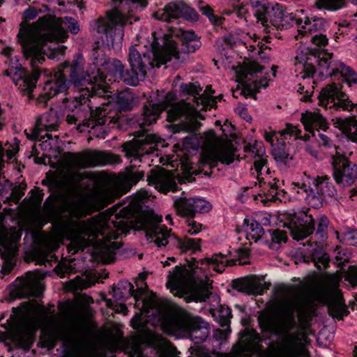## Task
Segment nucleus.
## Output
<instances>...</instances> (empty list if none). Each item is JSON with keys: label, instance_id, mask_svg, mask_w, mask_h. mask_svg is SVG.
Instances as JSON below:
<instances>
[{"label": "nucleus", "instance_id": "bb28decb", "mask_svg": "<svg viewBox=\"0 0 357 357\" xmlns=\"http://www.w3.org/2000/svg\"><path fill=\"white\" fill-rule=\"evenodd\" d=\"M175 99V96L173 93H169L165 96V100L163 102L155 105L149 104L146 105L144 108L142 114L143 121L141 123L143 126H149L154 123L158 118L162 111L167 109L168 106L172 100Z\"/></svg>", "mask_w": 357, "mask_h": 357}, {"label": "nucleus", "instance_id": "f704fd0d", "mask_svg": "<svg viewBox=\"0 0 357 357\" xmlns=\"http://www.w3.org/2000/svg\"><path fill=\"white\" fill-rule=\"evenodd\" d=\"M252 7L255 9V16L257 17V23L263 26H267V17L266 13L268 8V0H250Z\"/></svg>", "mask_w": 357, "mask_h": 357}, {"label": "nucleus", "instance_id": "2eb2a0df", "mask_svg": "<svg viewBox=\"0 0 357 357\" xmlns=\"http://www.w3.org/2000/svg\"><path fill=\"white\" fill-rule=\"evenodd\" d=\"M182 116H185V121L181 125L183 130L194 132L199 128L201 123L197 119V112L189 103L184 102L171 105L167 111V120L169 122H174Z\"/></svg>", "mask_w": 357, "mask_h": 357}, {"label": "nucleus", "instance_id": "1a4fd4ad", "mask_svg": "<svg viewBox=\"0 0 357 357\" xmlns=\"http://www.w3.org/2000/svg\"><path fill=\"white\" fill-rule=\"evenodd\" d=\"M128 18L118 8L107 10L105 16L97 20V31L105 34L112 43L121 41L124 35V26Z\"/></svg>", "mask_w": 357, "mask_h": 357}, {"label": "nucleus", "instance_id": "6e6d98bb", "mask_svg": "<svg viewBox=\"0 0 357 357\" xmlns=\"http://www.w3.org/2000/svg\"><path fill=\"white\" fill-rule=\"evenodd\" d=\"M311 41L314 45L320 48H322L327 45L328 38L326 37L325 35L322 33L315 34L312 36Z\"/></svg>", "mask_w": 357, "mask_h": 357}, {"label": "nucleus", "instance_id": "5701e85b", "mask_svg": "<svg viewBox=\"0 0 357 357\" xmlns=\"http://www.w3.org/2000/svg\"><path fill=\"white\" fill-rule=\"evenodd\" d=\"M161 49L154 50L151 54L153 58H151L150 55L143 54V56L134 47H131L129 50V58L128 61L130 64V67L132 69L138 70V73L142 77H146V70L148 66L151 67L156 66L160 67L161 65H157L156 61H155V52L160 50Z\"/></svg>", "mask_w": 357, "mask_h": 357}, {"label": "nucleus", "instance_id": "a18cd8bd", "mask_svg": "<svg viewBox=\"0 0 357 357\" xmlns=\"http://www.w3.org/2000/svg\"><path fill=\"white\" fill-rule=\"evenodd\" d=\"M230 254V252H227V254L218 253L213 255L211 258H205L200 261V264L202 266L204 265H218L225 264L226 258Z\"/></svg>", "mask_w": 357, "mask_h": 357}, {"label": "nucleus", "instance_id": "4be33fe9", "mask_svg": "<svg viewBox=\"0 0 357 357\" xmlns=\"http://www.w3.org/2000/svg\"><path fill=\"white\" fill-rule=\"evenodd\" d=\"M149 185H153L159 191L167 193L169 191L175 192L177 185L173 174L162 168L153 169L147 176Z\"/></svg>", "mask_w": 357, "mask_h": 357}, {"label": "nucleus", "instance_id": "338daca9", "mask_svg": "<svg viewBox=\"0 0 357 357\" xmlns=\"http://www.w3.org/2000/svg\"><path fill=\"white\" fill-rule=\"evenodd\" d=\"M254 341V336L249 333H243L241 339V343L244 347H248L249 344H252Z\"/></svg>", "mask_w": 357, "mask_h": 357}, {"label": "nucleus", "instance_id": "ea45409f", "mask_svg": "<svg viewBox=\"0 0 357 357\" xmlns=\"http://www.w3.org/2000/svg\"><path fill=\"white\" fill-rule=\"evenodd\" d=\"M315 4L319 9L334 11L343 8L346 0H316Z\"/></svg>", "mask_w": 357, "mask_h": 357}, {"label": "nucleus", "instance_id": "4468645a", "mask_svg": "<svg viewBox=\"0 0 357 357\" xmlns=\"http://www.w3.org/2000/svg\"><path fill=\"white\" fill-rule=\"evenodd\" d=\"M319 104L324 107L350 111L354 105L347 95L340 91L336 84L326 85L319 95Z\"/></svg>", "mask_w": 357, "mask_h": 357}, {"label": "nucleus", "instance_id": "c85d7f7f", "mask_svg": "<svg viewBox=\"0 0 357 357\" xmlns=\"http://www.w3.org/2000/svg\"><path fill=\"white\" fill-rule=\"evenodd\" d=\"M40 293L41 287L38 278L33 273H29L26 278L21 282L17 294L19 297H27L29 296H38Z\"/></svg>", "mask_w": 357, "mask_h": 357}, {"label": "nucleus", "instance_id": "f03ea898", "mask_svg": "<svg viewBox=\"0 0 357 357\" xmlns=\"http://www.w3.org/2000/svg\"><path fill=\"white\" fill-rule=\"evenodd\" d=\"M63 22L72 33L77 34L79 32V26L77 22L68 17L63 20L54 15H46L31 25L26 26L22 23L20 24L18 39L23 46L25 55L31 57L33 73L31 77L22 78V83L20 84V87L29 99L33 98V91L40 75L37 64L45 60L43 50L44 45L47 42L63 41L67 38V33L61 26Z\"/></svg>", "mask_w": 357, "mask_h": 357}, {"label": "nucleus", "instance_id": "680f3d73", "mask_svg": "<svg viewBox=\"0 0 357 357\" xmlns=\"http://www.w3.org/2000/svg\"><path fill=\"white\" fill-rule=\"evenodd\" d=\"M272 241L279 243L281 241L285 242L287 241L286 232L282 230L275 229L272 233Z\"/></svg>", "mask_w": 357, "mask_h": 357}, {"label": "nucleus", "instance_id": "423d86ee", "mask_svg": "<svg viewBox=\"0 0 357 357\" xmlns=\"http://www.w3.org/2000/svg\"><path fill=\"white\" fill-rule=\"evenodd\" d=\"M234 153L230 142L218 138L213 131H208L205 134L200 162L211 167L216 166L218 162L229 165L234 161Z\"/></svg>", "mask_w": 357, "mask_h": 357}, {"label": "nucleus", "instance_id": "a211bd4d", "mask_svg": "<svg viewBox=\"0 0 357 357\" xmlns=\"http://www.w3.org/2000/svg\"><path fill=\"white\" fill-rule=\"evenodd\" d=\"M154 16L158 20L166 22H171L172 19L179 17L195 21L199 18L197 12L182 1L168 3L162 10L157 11Z\"/></svg>", "mask_w": 357, "mask_h": 357}, {"label": "nucleus", "instance_id": "39448f33", "mask_svg": "<svg viewBox=\"0 0 357 357\" xmlns=\"http://www.w3.org/2000/svg\"><path fill=\"white\" fill-rule=\"evenodd\" d=\"M161 218L157 215H149L146 218L144 225L146 235L153 238V242L158 247L165 246L170 241H176V246L182 252L188 250L195 251L199 248L200 239H193L184 238L183 239H176L170 234V229H167L165 226L160 225Z\"/></svg>", "mask_w": 357, "mask_h": 357}, {"label": "nucleus", "instance_id": "4c0bfd02", "mask_svg": "<svg viewBox=\"0 0 357 357\" xmlns=\"http://www.w3.org/2000/svg\"><path fill=\"white\" fill-rule=\"evenodd\" d=\"M119 78L126 84L136 86L140 80H143L145 77H142L138 73V70L132 69L123 70Z\"/></svg>", "mask_w": 357, "mask_h": 357}, {"label": "nucleus", "instance_id": "a878e982", "mask_svg": "<svg viewBox=\"0 0 357 357\" xmlns=\"http://www.w3.org/2000/svg\"><path fill=\"white\" fill-rule=\"evenodd\" d=\"M269 286V284L262 283L256 276L248 277L234 282V287L236 290L252 295L263 294L264 291L267 289Z\"/></svg>", "mask_w": 357, "mask_h": 357}, {"label": "nucleus", "instance_id": "2f4dec72", "mask_svg": "<svg viewBox=\"0 0 357 357\" xmlns=\"http://www.w3.org/2000/svg\"><path fill=\"white\" fill-rule=\"evenodd\" d=\"M301 120L305 130L309 132H312L313 128H324L326 126L325 119L317 112H306L302 114Z\"/></svg>", "mask_w": 357, "mask_h": 357}, {"label": "nucleus", "instance_id": "603ef678", "mask_svg": "<svg viewBox=\"0 0 357 357\" xmlns=\"http://www.w3.org/2000/svg\"><path fill=\"white\" fill-rule=\"evenodd\" d=\"M344 278L352 286L357 285V266H350L345 272Z\"/></svg>", "mask_w": 357, "mask_h": 357}, {"label": "nucleus", "instance_id": "79ce46f5", "mask_svg": "<svg viewBox=\"0 0 357 357\" xmlns=\"http://www.w3.org/2000/svg\"><path fill=\"white\" fill-rule=\"evenodd\" d=\"M324 26V22L322 19L313 20L311 21L308 17H305L304 20V25L302 26L303 30L301 31L302 33H307L309 32L310 34L317 31L318 30H321Z\"/></svg>", "mask_w": 357, "mask_h": 357}, {"label": "nucleus", "instance_id": "0e129e2a", "mask_svg": "<svg viewBox=\"0 0 357 357\" xmlns=\"http://www.w3.org/2000/svg\"><path fill=\"white\" fill-rule=\"evenodd\" d=\"M220 313L219 315L220 317V323L221 326H228V324L229 323V319L231 317V312L227 308L225 310L222 309L220 312Z\"/></svg>", "mask_w": 357, "mask_h": 357}, {"label": "nucleus", "instance_id": "c9c22d12", "mask_svg": "<svg viewBox=\"0 0 357 357\" xmlns=\"http://www.w3.org/2000/svg\"><path fill=\"white\" fill-rule=\"evenodd\" d=\"M133 93L128 91H123L119 93L116 103L121 110H130L132 108L135 102Z\"/></svg>", "mask_w": 357, "mask_h": 357}, {"label": "nucleus", "instance_id": "72a5a7b5", "mask_svg": "<svg viewBox=\"0 0 357 357\" xmlns=\"http://www.w3.org/2000/svg\"><path fill=\"white\" fill-rule=\"evenodd\" d=\"M274 159L282 164L287 165L293 160V155L290 154L284 142L278 143L272 149Z\"/></svg>", "mask_w": 357, "mask_h": 357}, {"label": "nucleus", "instance_id": "8fccbe9b", "mask_svg": "<svg viewBox=\"0 0 357 357\" xmlns=\"http://www.w3.org/2000/svg\"><path fill=\"white\" fill-rule=\"evenodd\" d=\"M336 252L335 261L338 266L349 261L350 254L346 250L337 248Z\"/></svg>", "mask_w": 357, "mask_h": 357}, {"label": "nucleus", "instance_id": "c756f323", "mask_svg": "<svg viewBox=\"0 0 357 357\" xmlns=\"http://www.w3.org/2000/svg\"><path fill=\"white\" fill-rule=\"evenodd\" d=\"M332 121L351 140L357 142V120L355 118H335Z\"/></svg>", "mask_w": 357, "mask_h": 357}, {"label": "nucleus", "instance_id": "412c9836", "mask_svg": "<svg viewBox=\"0 0 357 357\" xmlns=\"http://www.w3.org/2000/svg\"><path fill=\"white\" fill-rule=\"evenodd\" d=\"M59 125V119L56 112L50 109L42 117L38 119L35 127L31 129V133L27 134L28 137L31 139H43L45 137L47 139H52V135L49 133L43 134L44 131H52L55 130Z\"/></svg>", "mask_w": 357, "mask_h": 357}, {"label": "nucleus", "instance_id": "09e8293b", "mask_svg": "<svg viewBox=\"0 0 357 357\" xmlns=\"http://www.w3.org/2000/svg\"><path fill=\"white\" fill-rule=\"evenodd\" d=\"M128 349L131 357H144L142 344L132 340L128 344Z\"/></svg>", "mask_w": 357, "mask_h": 357}, {"label": "nucleus", "instance_id": "0eeeda50", "mask_svg": "<svg viewBox=\"0 0 357 357\" xmlns=\"http://www.w3.org/2000/svg\"><path fill=\"white\" fill-rule=\"evenodd\" d=\"M263 67L255 61H244L242 65L236 68V74L238 79L243 82L241 88H238L234 91V96L242 95L245 98L254 97L255 93L263 87L268 86L266 78L258 80L257 73H260Z\"/></svg>", "mask_w": 357, "mask_h": 357}, {"label": "nucleus", "instance_id": "a19ab883", "mask_svg": "<svg viewBox=\"0 0 357 357\" xmlns=\"http://www.w3.org/2000/svg\"><path fill=\"white\" fill-rule=\"evenodd\" d=\"M114 197L109 191H103L95 196L93 201L96 203V210L103 208L109 204L113 202Z\"/></svg>", "mask_w": 357, "mask_h": 357}, {"label": "nucleus", "instance_id": "774afa93", "mask_svg": "<svg viewBox=\"0 0 357 357\" xmlns=\"http://www.w3.org/2000/svg\"><path fill=\"white\" fill-rule=\"evenodd\" d=\"M249 257V252L246 250H241L238 252V264L240 265H245L249 264L248 261H246Z\"/></svg>", "mask_w": 357, "mask_h": 357}, {"label": "nucleus", "instance_id": "dca6fc26", "mask_svg": "<svg viewBox=\"0 0 357 357\" xmlns=\"http://www.w3.org/2000/svg\"><path fill=\"white\" fill-rule=\"evenodd\" d=\"M333 176L338 184L349 186L357 178V165L343 155L333 158Z\"/></svg>", "mask_w": 357, "mask_h": 357}, {"label": "nucleus", "instance_id": "473e14b6", "mask_svg": "<svg viewBox=\"0 0 357 357\" xmlns=\"http://www.w3.org/2000/svg\"><path fill=\"white\" fill-rule=\"evenodd\" d=\"M267 22H270L278 29H282L284 26V15L282 6L276 3L269 10L267 9L266 13ZM266 26L265 27H267Z\"/></svg>", "mask_w": 357, "mask_h": 357}, {"label": "nucleus", "instance_id": "5fc2aeb1", "mask_svg": "<svg viewBox=\"0 0 357 357\" xmlns=\"http://www.w3.org/2000/svg\"><path fill=\"white\" fill-rule=\"evenodd\" d=\"M71 283L75 290L86 289L92 284L88 279L80 277H77Z\"/></svg>", "mask_w": 357, "mask_h": 357}, {"label": "nucleus", "instance_id": "b1692460", "mask_svg": "<svg viewBox=\"0 0 357 357\" xmlns=\"http://www.w3.org/2000/svg\"><path fill=\"white\" fill-rule=\"evenodd\" d=\"M174 206L178 214L190 218H192L195 213L205 212L210 208L208 204L204 199L192 198H180L175 201Z\"/></svg>", "mask_w": 357, "mask_h": 357}, {"label": "nucleus", "instance_id": "4d7b16f0", "mask_svg": "<svg viewBox=\"0 0 357 357\" xmlns=\"http://www.w3.org/2000/svg\"><path fill=\"white\" fill-rule=\"evenodd\" d=\"M342 241L351 245L357 246V231H350L344 233Z\"/></svg>", "mask_w": 357, "mask_h": 357}, {"label": "nucleus", "instance_id": "6e6552de", "mask_svg": "<svg viewBox=\"0 0 357 357\" xmlns=\"http://www.w3.org/2000/svg\"><path fill=\"white\" fill-rule=\"evenodd\" d=\"M81 324L77 317L71 313L65 312L61 319L53 322L45 333L52 344L58 340L70 342L76 339L81 333Z\"/></svg>", "mask_w": 357, "mask_h": 357}, {"label": "nucleus", "instance_id": "7c9ffc66", "mask_svg": "<svg viewBox=\"0 0 357 357\" xmlns=\"http://www.w3.org/2000/svg\"><path fill=\"white\" fill-rule=\"evenodd\" d=\"M144 176V172L140 167L130 166L126 170L121 184L126 190H129Z\"/></svg>", "mask_w": 357, "mask_h": 357}, {"label": "nucleus", "instance_id": "e2e57ef3", "mask_svg": "<svg viewBox=\"0 0 357 357\" xmlns=\"http://www.w3.org/2000/svg\"><path fill=\"white\" fill-rule=\"evenodd\" d=\"M188 223L189 227L188 231L190 234H195L201 231L202 225L197 222L195 220L192 219V218L188 220Z\"/></svg>", "mask_w": 357, "mask_h": 357}, {"label": "nucleus", "instance_id": "393cba45", "mask_svg": "<svg viewBox=\"0 0 357 357\" xmlns=\"http://www.w3.org/2000/svg\"><path fill=\"white\" fill-rule=\"evenodd\" d=\"M144 343L158 349L163 357H178L176 348L161 335L148 331L143 337Z\"/></svg>", "mask_w": 357, "mask_h": 357}, {"label": "nucleus", "instance_id": "9d476101", "mask_svg": "<svg viewBox=\"0 0 357 357\" xmlns=\"http://www.w3.org/2000/svg\"><path fill=\"white\" fill-rule=\"evenodd\" d=\"M169 325L170 332H189L190 337L196 343H200L205 340L209 334L207 324L204 320L188 314L172 318L169 321Z\"/></svg>", "mask_w": 357, "mask_h": 357}, {"label": "nucleus", "instance_id": "c03bdc74", "mask_svg": "<svg viewBox=\"0 0 357 357\" xmlns=\"http://www.w3.org/2000/svg\"><path fill=\"white\" fill-rule=\"evenodd\" d=\"M340 74L349 85L357 84V73L351 68L340 64Z\"/></svg>", "mask_w": 357, "mask_h": 357}, {"label": "nucleus", "instance_id": "3c124183", "mask_svg": "<svg viewBox=\"0 0 357 357\" xmlns=\"http://www.w3.org/2000/svg\"><path fill=\"white\" fill-rule=\"evenodd\" d=\"M281 136L286 135L291 137H294L296 139L299 138L301 130L296 127L290 123L286 124V128L278 132Z\"/></svg>", "mask_w": 357, "mask_h": 357}, {"label": "nucleus", "instance_id": "9b49d317", "mask_svg": "<svg viewBox=\"0 0 357 357\" xmlns=\"http://www.w3.org/2000/svg\"><path fill=\"white\" fill-rule=\"evenodd\" d=\"M199 46V40L182 41L181 47L178 48L174 41L167 40L162 48L155 52V61L157 65L165 64L172 57L178 61H183L188 54L194 52Z\"/></svg>", "mask_w": 357, "mask_h": 357}, {"label": "nucleus", "instance_id": "ddd939ff", "mask_svg": "<svg viewBox=\"0 0 357 357\" xmlns=\"http://www.w3.org/2000/svg\"><path fill=\"white\" fill-rule=\"evenodd\" d=\"M301 190L306 193V199L312 207L319 208L322 204L324 197H333L335 194L334 187L329 183L327 176H318L313 181V187L307 188V185L303 183Z\"/></svg>", "mask_w": 357, "mask_h": 357}, {"label": "nucleus", "instance_id": "58836bf2", "mask_svg": "<svg viewBox=\"0 0 357 357\" xmlns=\"http://www.w3.org/2000/svg\"><path fill=\"white\" fill-rule=\"evenodd\" d=\"M255 148H253L255 149ZM255 153L254 155V168L257 173V176L261 174L263 168L266 164V156L265 155V150L263 147L260 146L259 149L252 150Z\"/></svg>", "mask_w": 357, "mask_h": 357}, {"label": "nucleus", "instance_id": "7ed1b4c3", "mask_svg": "<svg viewBox=\"0 0 357 357\" xmlns=\"http://www.w3.org/2000/svg\"><path fill=\"white\" fill-rule=\"evenodd\" d=\"M274 300L280 314L291 323L295 312L301 321L310 318L314 312V302L327 304L330 314L337 319H342L348 314L342 296L337 290L314 289L305 294H298L291 287L280 285L275 289Z\"/></svg>", "mask_w": 357, "mask_h": 357}, {"label": "nucleus", "instance_id": "bf43d9fd", "mask_svg": "<svg viewBox=\"0 0 357 357\" xmlns=\"http://www.w3.org/2000/svg\"><path fill=\"white\" fill-rule=\"evenodd\" d=\"M138 139L142 145L153 144L158 142V137L155 135L149 134L148 132H145L142 135H139Z\"/></svg>", "mask_w": 357, "mask_h": 357}, {"label": "nucleus", "instance_id": "37998d69", "mask_svg": "<svg viewBox=\"0 0 357 357\" xmlns=\"http://www.w3.org/2000/svg\"><path fill=\"white\" fill-rule=\"evenodd\" d=\"M329 224L328 218L322 216L319 220L317 230L315 236L319 242L324 241L327 238V228Z\"/></svg>", "mask_w": 357, "mask_h": 357}, {"label": "nucleus", "instance_id": "20e7f679", "mask_svg": "<svg viewBox=\"0 0 357 357\" xmlns=\"http://www.w3.org/2000/svg\"><path fill=\"white\" fill-rule=\"evenodd\" d=\"M191 271L176 266L168 276L167 287L171 291H176L175 296L184 298L187 303L203 302L211 294V284L206 275L198 274V266L190 262Z\"/></svg>", "mask_w": 357, "mask_h": 357}, {"label": "nucleus", "instance_id": "6ab92c4d", "mask_svg": "<svg viewBox=\"0 0 357 357\" xmlns=\"http://www.w3.org/2000/svg\"><path fill=\"white\" fill-rule=\"evenodd\" d=\"M288 227L293 238L299 241L312 234L314 229V219L311 215L300 212L291 218Z\"/></svg>", "mask_w": 357, "mask_h": 357}, {"label": "nucleus", "instance_id": "cd10ccee", "mask_svg": "<svg viewBox=\"0 0 357 357\" xmlns=\"http://www.w3.org/2000/svg\"><path fill=\"white\" fill-rule=\"evenodd\" d=\"M90 109L91 114L89 119L84 120L82 123L78 124L77 126V130L80 132H84L85 128L94 129L98 126L105 125L107 121V113L105 108L98 107L93 109L91 107Z\"/></svg>", "mask_w": 357, "mask_h": 357}, {"label": "nucleus", "instance_id": "aec40b11", "mask_svg": "<svg viewBox=\"0 0 357 357\" xmlns=\"http://www.w3.org/2000/svg\"><path fill=\"white\" fill-rule=\"evenodd\" d=\"M68 88V83L62 71L58 70L51 75L50 79L45 82L44 93L37 98V102L45 105L50 98L59 93L65 92Z\"/></svg>", "mask_w": 357, "mask_h": 357}, {"label": "nucleus", "instance_id": "49530a36", "mask_svg": "<svg viewBox=\"0 0 357 357\" xmlns=\"http://www.w3.org/2000/svg\"><path fill=\"white\" fill-rule=\"evenodd\" d=\"M142 144L139 139H136L132 142L124 144L123 149L128 156H135L138 155Z\"/></svg>", "mask_w": 357, "mask_h": 357}, {"label": "nucleus", "instance_id": "e433bc0d", "mask_svg": "<svg viewBox=\"0 0 357 357\" xmlns=\"http://www.w3.org/2000/svg\"><path fill=\"white\" fill-rule=\"evenodd\" d=\"M103 69L111 75L120 77L122 71H123L124 65L118 59H113L112 61H104L102 63H98Z\"/></svg>", "mask_w": 357, "mask_h": 357}, {"label": "nucleus", "instance_id": "864d4df0", "mask_svg": "<svg viewBox=\"0 0 357 357\" xmlns=\"http://www.w3.org/2000/svg\"><path fill=\"white\" fill-rule=\"evenodd\" d=\"M181 91L183 93L195 96L199 93L201 89L195 84L188 83L181 84Z\"/></svg>", "mask_w": 357, "mask_h": 357}, {"label": "nucleus", "instance_id": "13d9d810", "mask_svg": "<svg viewBox=\"0 0 357 357\" xmlns=\"http://www.w3.org/2000/svg\"><path fill=\"white\" fill-rule=\"evenodd\" d=\"M331 54H321L319 56L318 65L322 68L328 69L333 63L331 61Z\"/></svg>", "mask_w": 357, "mask_h": 357}, {"label": "nucleus", "instance_id": "052dcab7", "mask_svg": "<svg viewBox=\"0 0 357 357\" xmlns=\"http://www.w3.org/2000/svg\"><path fill=\"white\" fill-rule=\"evenodd\" d=\"M96 351L89 347H83L77 351L73 357H96Z\"/></svg>", "mask_w": 357, "mask_h": 357}, {"label": "nucleus", "instance_id": "69168bd1", "mask_svg": "<svg viewBox=\"0 0 357 357\" xmlns=\"http://www.w3.org/2000/svg\"><path fill=\"white\" fill-rule=\"evenodd\" d=\"M84 178H86L84 174L77 172H70L69 174L70 181L75 185L78 184Z\"/></svg>", "mask_w": 357, "mask_h": 357}, {"label": "nucleus", "instance_id": "de8ad7c7", "mask_svg": "<svg viewBox=\"0 0 357 357\" xmlns=\"http://www.w3.org/2000/svg\"><path fill=\"white\" fill-rule=\"evenodd\" d=\"M250 228L251 231L248 234V238L254 240L255 242H257L264 234L262 227L257 222H252Z\"/></svg>", "mask_w": 357, "mask_h": 357}, {"label": "nucleus", "instance_id": "f257e3e1", "mask_svg": "<svg viewBox=\"0 0 357 357\" xmlns=\"http://www.w3.org/2000/svg\"><path fill=\"white\" fill-rule=\"evenodd\" d=\"M86 204L78 200H70L64 202L61 208V218L57 227L59 234L71 241L75 248L74 252L83 250L90 245L89 237L98 238L102 236L101 244L103 247L116 250L117 243L111 241L117 238L120 233H126L133 228L131 221L128 218L112 216V209H109L93 217L86 221H78L79 218L91 213Z\"/></svg>", "mask_w": 357, "mask_h": 357}, {"label": "nucleus", "instance_id": "f3484780", "mask_svg": "<svg viewBox=\"0 0 357 357\" xmlns=\"http://www.w3.org/2000/svg\"><path fill=\"white\" fill-rule=\"evenodd\" d=\"M70 80L68 82V84H70L75 88H81L82 89L85 87L89 90L87 85L92 86V90L98 89L102 83L105 82V77L104 75H100L99 78L94 77V82H92L89 79V75L84 71L83 66L78 61H73L70 66Z\"/></svg>", "mask_w": 357, "mask_h": 357}, {"label": "nucleus", "instance_id": "f8f14e48", "mask_svg": "<svg viewBox=\"0 0 357 357\" xmlns=\"http://www.w3.org/2000/svg\"><path fill=\"white\" fill-rule=\"evenodd\" d=\"M68 161L73 167L87 168L117 162L119 157L104 151L87 150L80 153H71Z\"/></svg>", "mask_w": 357, "mask_h": 357}]
</instances>
